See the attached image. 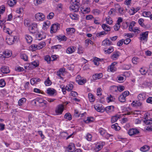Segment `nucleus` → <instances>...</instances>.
Instances as JSON below:
<instances>
[{
	"label": "nucleus",
	"mask_w": 152,
	"mask_h": 152,
	"mask_svg": "<svg viewBox=\"0 0 152 152\" xmlns=\"http://www.w3.org/2000/svg\"><path fill=\"white\" fill-rule=\"evenodd\" d=\"M30 32L32 34L36 33L38 31L37 25L35 23H32L29 27Z\"/></svg>",
	"instance_id": "1"
},
{
	"label": "nucleus",
	"mask_w": 152,
	"mask_h": 152,
	"mask_svg": "<svg viewBox=\"0 0 152 152\" xmlns=\"http://www.w3.org/2000/svg\"><path fill=\"white\" fill-rule=\"evenodd\" d=\"M60 25L58 23H55L52 25L50 29L51 33H56L60 28Z\"/></svg>",
	"instance_id": "2"
},
{
	"label": "nucleus",
	"mask_w": 152,
	"mask_h": 152,
	"mask_svg": "<svg viewBox=\"0 0 152 152\" xmlns=\"http://www.w3.org/2000/svg\"><path fill=\"white\" fill-rule=\"evenodd\" d=\"M17 38V37L12 35H10L8 38L6 39V42L9 45H11L13 44Z\"/></svg>",
	"instance_id": "3"
},
{
	"label": "nucleus",
	"mask_w": 152,
	"mask_h": 152,
	"mask_svg": "<svg viewBox=\"0 0 152 152\" xmlns=\"http://www.w3.org/2000/svg\"><path fill=\"white\" fill-rule=\"evenodd\" d=\"M148 33L149 32L148 31L141 33L140 35V39L141 41L145 40L147 41L148 38Z\"/></svg>",
	"instance_id": "4"
},
{
	"label": "nucleus",
	"mask_w": 152,
	"mask_h": 152,
	"mask_svg": "<svg viewBox=\"0 0 152 152\" xmlns=\"http://www.w3.org/2000/svg\"><path fill=\"white\" fill-rule=\"evenodd\" d=\"M45 15L42 13L40 12L37 13L35 15L36 19L39 21L43 20L45 19Z\"/></svg>",
	"instance_id": "5"
},
{
	"label": "nucleus",
	"mask_w": 152,
	"mask_h": 152,
	"mask_svg": "<svg viewBox=\"0 0 152 152\" xmlns=\"http://www.w3.org/2000/svg\"><path fill=\"white\" fill-rule=\"evenodd\" d=\"M117 63L116 62H114L112 63L111 65L108 67V69L110 70V72H114L116 70V66Z\"/></svg>",
	"instance_id": "6"
},
{
	"label": "nucleus",
	"mask_w": 152,
	"mask_h": 152,
	"mask_svg": "<svg viewBox=\"0 0 152 152\" xmlns=\"http://www.w3.org/2000/svg\"><path fill=\"white\" fill-rule=\"evenodd\" d=\"M80 5H75V4H71L69 8L70 10L73 11L74 12H76L79 10V6Z\"/></svg>",
	"instance_id": "7"
},
{
	"label": "nucleus",
	"mask_w": 152,
	"mask_h": 152,
	"mask_svg": "<svg viewBox=\"0 0 152 152\" xmlns=\"http://www.w3.org/2000/svg\"><path fill=\"white\" fill-rule=\"evenodd\" d=\"M64 110V106L62 104L59 105L56 110V112L58 114H61Z\"/></svg>",
	"instance_id": "8"
},
{
	"label": "nucleus",
	"mask_w": 152,
	"mask_h": 152,
	"mask_svg": "<svg viewBox=\"0 0 152 152\" xmlns=\"http://www.w3.org/2000/svg\"><path fill=\"white\" fill-rule=\"evenodd\" d=\"M139 133V131L135 129H132L129 130L128 133L129 135L132 136L133 135L138 134Z\"/></svg>",
	"instance_id": "9"
},
{
	"label": "nucleus",
	"mask_w": 152,
	"mask_h": 152,
	"mask_svg": "<svg viewBox=\"0 0 152 152\" xmlns=\"http://www.w3.org/2000/svg\"><path fill=\"white\" fill-rule=\"evenodd\" d=\"M1 72L3 73H8L10 72L9 67L6 66H2L1 68Z\"/></svg>",
	"instance_id": "10"
},
{
	"label": "nucleus",
	"mask_w": 152,
	"mask_h": 152,
	"mask_svg": "<svg viewBox=\"0 0 152 152\" xmlns=\"http://www.w3.org/2000/svg\"><path fill=\"white\" fill-rule=\"evenodd\" d=\"M112 44V42L107 38L104 40L102 42V45L104 46H110Z\"/></svg>",
	"instance_id": "11"
},
{
	"label": "nucleus",
	"mask_w": 152,
	"mask_h": 152,
	"mask_svg": "<svg viewBox=\"0 0 152 152\" xmlns=\"http://www.w3.org/2000/svg\"><path fill=\"white\" fill-rule=\"evenodd\" d=\"M56 92L55 90L51 88H48L47 90V93L51 96L53 95Z\"/></svg>",
	"instance_id": "12"
},
{
	"label": "nucleus",
	"mask_w": 152,
	"mask_h": 152,
	"mask_svg": "<svg viewBox=\"0 0 152 152\" xmlns=\"http://www.w3.org/2000/svg\"><path fill=\"white\" fill-rule=\"evenodd\" d=\"M120 54V53L118 52H114L111 56V58L113 60H115L118 58Z\"/></svg>",
	"instance_id": "13"
},
{
	"label": "nucleus",
	"mask_w": 152,
	"mask_h": 152,
	"mask_svg": "<svg viewBox=\"0 0 152 152\" xmlns=\"http://www.w3.org/2000/svg\"><path fill=\"white\" fill-rule=\"evenodd\" d=\"M75 47L72 46H70L67 48L66 52L68 54L72 53L75 52Z\"/></svg>",
	"instance_id": "14"
},
{
	"label": "nucleus",
	"mask_w": 152,
	"mask_h": 152,
	"mask_svg": "<svg viewBox=\"0 0 152 152\" xmlns=\"http://www.w3.org/2000/svg\"><path fill=\"white\" fill-rule=\"evenodd\" d=\"M36 37L38 40H40L45 38L46 36L45 34L43 33H42V34L40 33L37 34L36 35Z\"/></svg>",
	"instance_id": "15"
},
{
	"label": "nucleus",
	"mask_w": 152,
	"mask_h": 152,
	"mask_svg": "<svg viewBox=\"0 0 152 152\" xmlns=\"http://www.w3.org/2000/svg\"><path fill=\"white\" fill-rule=\"evenodd\" d=\"M3 53L4 54L6 58H9L12 55L11 51L7 50L5 51Z\"/></svg>",
	"instance_id": "16"
},
{
	"label": "nucleus",
	"mask_w": 152,
	"mask_h": 152,
	"mask_svg": "<svg viewBox=\"0 0 152 152\" xmlns=\"http://www.w3.org/2000/svg\"><path fill=\"white\" fill-rule=\"evenodd\" d=\"M102 76L103 75L102 73L95 74L93 76V78L94 79L96 80L100 79Z\"/></svg>",
	"instance_id": "17"
},
{
	"label": "nucleus",
	"mask_w": 152,
	"mask_h": 152,
	"mask_svg": "<svg viewBox=\"0 0 152 152\" xmlns=\"http://www.w3.org/2000/svg\"><path fill=\"white\" fill-rule=\"evenodd\" d=\"M113 88L115 89V91H122L124 89V87L123 86L117 87L115 86H113Z\"/></svg>",
	"instance_id": "18"
},
{
	"label": "nucleus",
	"mask_w": 152,
	"mask_h": 152,
	"mask_svg": "<svg viewBox=\"0 0 152 152\" xmlns=\"http://www.w3.org/2000/svg\"><path fill=\"white\" fill-rule=\"evenodd\" d=\"M50 24V23L49 21H47L46 22H45L43 25V29L45 30H46Z\"/></svg>",
	"instance_id": "19"
},
{
	"label": "nucleus",
	"mask_w": 152,
	"mask_h": 152,
	"mask_svg": "<svg viewBox=\"0 0 152 152\" xmlns=\"http://www.w3.org/2000/svg\"><path fill=\"white\" fill-rule=\"evenodd\" d=\"M102 27L105 31H109L110 30V26L105 24H103L102 26Z\"/></svg>",
	"instance_id": "20"
},
{
	"label": "nucleus",
	"mask_w": 152,
	"mask_h": 152,
	"mask_svg": "<svg viewBox=\"0 0 152 152\" xmlns=\"http://www.w3.org/2000/svg\"><path fill=\"white\" fill-rule=\"evenodd\" d=\"M137 98L139 101H143L145 99V94L143 93L140 94L138 95Z\"/></svg>",
	"instance_id": "21"
},
{
	"label": "nucleus",
	"mask_w": 152,
	"mask_h": 152,
	"mask_svg": "<svg viewBox=\"0 0 152 152\" xmlns=\"http://www.w3.org/2000/svg\"><path fill=\"white\" fill-rule=\"evenodd\" d=\"M114 107L113 106L111 105L107 107L105 109L107 113L111 112L114 111Z\"/></svg>",
	"instance_id": "22"
},
{
	"label": "nucleus",
	"mask_w": 152,
	"mask_h": 152,
	"mask_svg": "<svg viewBox=\"0 0 152 152\" xmlns=\"http://www.w3.org/2000/svg\"><path fill=\"white\" fill-rule=\"evenodd\" d=\"M56 38L59 41H66V40L67 37H65V36H61V35H59L58 36H56Z\"/></svg>",
	"instance_id": "23"
},
{
	"label": "nucleus",
	"mask_w": 152,
	"mask_h": 152,
	"mask_svg": "<svg viewBox=\"0 0 152 152\" xmlns=\"http://www.w3.org/2000/svg\"><path fill=\"white\" fill-rule=\"evenodd\" d=\"M139 10V8L138 7H137L136 9H134V8H132V9H131V10L129 11V12L130 13V15H134Z\"/></svg>",
	"instance_id": "24"
},
{
	"label": "nucleus",
	"mask_w": 152,
	"mask_h": 152,
	"mask_svg": "<svg viewBox=\"0 0 152 152\" xmlns=\"http://www.w3.org/2000/svg\"><path fill=\"white\" fill-rule=\"evenodd\" d=\"M115 8L116 10H118V12L120 13L123 14L124 13V10L123 8H121L120 6L119 5H115Z\"/></svg>",
	"instance_id": "25"
},
{
	"label": "nucleus",
	"mask_w": 152,
	"mask_h": 152,
	"mask_svg": "<svg viewBox=\"0 0 152 152\" xmlns=\"http://www.w3.org/2000/svg\"><path fill=\"white\" fill-rule=\"evenodd\" d=\"M65 70V69L64 68L60 69L57 72V75L60 77L61 78H62V77H61V75L63 74Z\"/></svg>",
	"instance_id": "26"
},
{
	"label": "nucleus",
	"mask_w": 152,
	"mask_h": 152,
	"mask_svg": "<svg viewBox=\"0 0 152 152\" xmlns=\"http://www.w3.org/2000/svg\"><path fill=\"white\" fill-rule=\"evenodd\" d=\"M26 101V99L25 98H22L20 99L18 101V104L19 106L22 105Z\"/></svg>",
	"instance_id": "27"
},
{
	"label": "nucleus",
	"mask_w": 152,
	"mask_h": 152,
	"mask_svg": "<svg viewBox=\"0 0 152 152\" xmlns=\"http://www.w3.org/2000/svg\"><path fill=\"white\" fill-rule=\"evenodd\" d=\"M94 108L97 111L102 112L103 107L100 105H96L94 106Z\"/></svg>",
	"instance_id": "28"
},
{
	"label": "nucleus",
	"mask_w": 152,
	"mask_h": 152,
	"mask_svg": "<svg viewBox=\"0 0 152 152\" xmlns=\"http://www.w3.org/2000/svg\"><path fill=\"white\" fill-rule=\"evenodd\" d=\"M104 52L108 54H110L113 51V47H110L108 49L106 50V49L104 48Z\"/></svg>",
	"instance_id": "29"
},
{
	"label": "nucleus",
	"mask_w": 152,
	"mask_h": 152,
	"mask_svg": "<svg viewBox=\"0 0 152 152\" xmlns=\"http://www.w3.org/2000/svg\"><path fill=\"white\" fill-rule=\"evenodd\" d=\"M25 39L28 43H30L32 41V38L28 34L26 35Z\"/></svg>",
	"instance_id": "30"
},
{
	"label": "nucleus",
	"mask_w": 152,
	"mask_h": 152,
	"mask_svg": "<svg viewBox=\"0 0 152 152\" xmlns=\"http://www.w3.org/2000/svg\"><path fill=\"white\" fill-rule=\"evenodd\" d=\"M142 104V103L139 101H137L136 102L133 101L132 103V105L134 106H140Z\"/></svg>",
	"instance_id": "31"
},
{
	"label": "nucleus",
	"mask_w": 152,
	"mask_h": 152,
	"mask_svg": "<svg viewBox=\"0 0 152 152\" xmlns=\"http://www.w3.org/2000/svg\"><path fill=\"white\" fill-rule=\"evenodd\" d=\"M119 115H116L113 116L111 119V121L112 123H114L119 118Z\"/></svg>",
	"instance_id": "32"
},
{
	"label": "nucleus",
	"mask_w": 152,
	"mask_h": 152,
	"mask_svg": "<svg viewBox=\"0 0 152 152\" xmlns=\"http://www.w3.org/2000/svg\"><path fill=\"white\" fill-rule=\"evenodd\" d=\"M38 45L39 46L38 47V50H39L45 47L46 43L45 42L42 41L39 43Z\"/></svg>",
	"instance_id": "33"
},
{
	"label": "nucleus",
	"mask_w": 152,
	"mask_h": 152,
	"mask_svg": "<svg viewBox=\"0 0 152 152\" xmlns=\"http://www.w3.org/2000/svg\"><path fill=\"white\" fill-rule=\"evenodd\" d=\"M125 97L122 94L120 95L118 97V100L121 102H124L126 101Z\"/></svg>",
	"instance_id": "34"
},
{
	"label": "nucleus",
	"mask_w": 152,
	"mask_h": 152,
	"mask_svg": "<svg viewBox=\"0 0 152 152\" xmlns=\"http://www.w3.org/2000/svg\"><path fill=\"white\" fill-rule=\"evenodd\" d=\"M149 149V147L147 145H145L140 148V150L143 152L148 151Z\"/></svg>",
	"instance_id": "35"
},
{
	"label": "nucleus",
	"mask_w": 152,
	"mask_h": 152,
	"mask_svg": "<svg viewBox=\"0 0 152 152\" xmlns=\"http://www.w3.org/2000/svg\"><path fill=\"white\" fill-rule=\"evenodd\" d=\"M38 45L36 44H32L30 47V49L33 51H35L36 50L38 49Z\"/></svg>",
	"instance_id": "36"
},
{
	"label": "nucleus",
	"mask_w": 152,
	"mask_h": 152,
	"mask_svg": "<svg viewBox=\"0 0 152 152\" xmlns=\"http://www.w3.org/2000/svg\"><path fill=\"white\" fill-rule=\"evenodd\" d=\"M144 20L142 18H140L138 20L139 24L142 27L145 28L146 26L145 24L143 23Z\"/></svg>",
	"instance_id": "37"
},
{
	"label": "nucleus",
	"mask_w": 152,
	"mask_h": 152,
	"mask_svg": "<svg viewBox=\"0 0 152 152\" xmlns=\"http://www.w3.org/2000/svg\"><path fill=\"white\" fill-rule=\"evenodd\" d=\"M131 67L130 64H125L122 66V68L123 69L125 70H128L130 69Z\"/></svg>",
	"instance_id": "38"
},
{
	"label": "nucleus",
	"mask_w": 152,
	"mask_h": 152,
	"mask_svg": "<svg viewBox=\"0 0 152 152\" xmlns=\"http://www.w3.org/2000/svg\"><path fill=\"white\" fill-rule=\"evenodd\" d=\"M16 3V0H9L8 2V4L10 7L13 6Z\"/></svg>",
	"instance_id": "39"
},
{
	"label": "nucleus",
	"mask_w": 152,
	"mask_h": 152,
	"mask_svg": "<svg viewBox=\"0 0 152 152\" xmlns=\"http://www.w3.org/2000/svg\"><path fill=\"white\" fill-rule=\"evenodd\" d=\"M88 98L90 102H92L94 101L95 98L94 95L91 93H89L88 94Z\"/></svg>",
	"instance_id": "40"
},
{
	"label": "nucleus",
	"mask_w": 152,
	"mask_h": 152,
	"mask_svg": "<svg viewBox=\"0 0 152 152\" xmlns=\"http://www.w3.org/2000/svg\"><path fill=\"white\" fill-rule=\"evenodd\" d=\"M64 118L70 121L72 119V116L69 113H67L65 115Z\"/></svg>",
	"instance_id": "41"
},
{
	"label": "nucleus",
	"mask_w": 152,
	"mask_h": 152,
	"mask_svg": "<svg viewBox=\"0 0 152 152\" xmlns=\"http://www.w3.org/2000/svg\"><path fill=\"white\" fill-rule=\"evenodd\" d=\"M107 23L109 25H111L113 22L111 18L109 16L107 17L106 19Z\"/></svg>",
	"instance_id": "42"
},
{
	"label": "nucleus",
	"mask_w": 152,
	"mask_h": 152,
	"mask_svg": "<svg viewBox=\"0 0 152 152\" xmlns=\"http://www.w3.org/2000/svg\"><path fill=\"white\" fill-rule=\"evenodd\" d=\"M20 58L25 61H27L28 60V56L24 53H21L20 55Z\"/></svg>",
	"instance_id": "43"
},
{
	"label": "nucleus",
	"mask_w": 152,
	"mask_h": 152,
	"mask_svg": "<svg viewBox=\"0 0 152 152\" xmlns=\"http://www.w3.org/2000/svg\"><path fill=\"white\" fill-rule=\"evenodd\" d=\"M73 87V85L70 83L69 84L68 86H66V90L69 91L72 90Z\"/></svg>",
	"instance_id": "44"
},
{
	"label": "nucleus",
	"mask_w": 152,
	"mask_h": 152,
	"mask_svg": "<svg viewBox=\"0 0 152 152\" xmlns=\"http://www.w3.org/2000/svg\"><path fill=\"white\" fill-rule=\"evenodd\" d=\"M52 83L49 79V77L48 78L47 80L45 82V84L47 86H48L51 84Z\"/></svg>",
	"instance_id": "45"
},
{
	"label": "nucleus",
	"mask_w": 152,
	"mask_h": 152,
	"mask_svg": "<svg viewBox=\"0 0 152 152\" xmlns=\"http://www.w3.org/2000/svg\"><path fill=\"white\" fill-rule=\"evenodd\" d=\"M75 148L74 144L72 143H71L68 146V148L70 152H72V150H74Z\"/></svg>",
	"instance_id": "46"
},
{
	"label": "nucleus",
	"mask_w": 152,
	"mask_h": 152,
	"mask_svg": "<svg viewBox=\"0 0 152 152\" xmlns=\"http://www.w3.org/2000/svg\"><path fill=\"white\" fill-rule=\"evenodd\" d=\"M69 16L73 20H76L77 18L78 15L75 13L73 14H70Z\"/></svg>",
	"instance_id": "47"
},
{
	"label": "nucleus",
	"mask_w": 152,
	"mask_h": 152,
	"mask_svg": "<svg viewBox=\"0 0 152 152\" xmlns=\"http://www.w3.org/2000/svg\"><path fill=\"white\" fill-rule=\"evenodd\" d=\"M75 29L73 28H69L66 29V31L67 32H70V33H74L75 32Z\"/></svg>",
	"instance_id": "48"
},
{
	"label": "nucleus",
	"mask_w": 152,
	"mask_h": 152,
	"mask_svg": "<svg viewBox=\"0 0 152 152\" xmlns=\"http://www.w3.org/2000/svg\"><path fill=\"white\" fill-rule=\"evenodd\" d=\"M151 13L150 12H144L143 13V16L146 17H150Z\"/></svg>",
	"instance_id": "49"
},
{
	"label": "nucleus",
	"mask_w": 152,
	"mask_h": 152,
	"mask_svg": "<svg viewBox=\"0 0 152 152\" xmlns=\"http://www.w3.org/2000/svg\"><path fill=\"white\" fill-rule=\"evenodd\" d=\"M6 83L4 79H1L0 80V87H3L5 86Z\"/></svg>",
	"instance_id": "50"
},
{
	"label": "nucleus",
	"mask_w": 152,
	"mask_h": 152,
	"mask_svg": "<svg viewBox=\"0 0 152 152\" xmlns=\"http://www.w3.org/2000/svg\"><path fill=\"white\" fill-rule=\"evenodd\" d=\"M44 0H34V3L35 5L37 6L38 5L42 3V1Z\"/></svg>",
	"instance_id": "51"
},
{
	"label": "nucleus",
	"mask_w": 152,
	"mask_h": 152,
	"mask_svg": "<svg viewBox=\"0 0 152 152\" xmlns=\"http://www.w3.org/2000/svg\"><path fill=\"white\" fill-rule=\"evenodd\" d=\"M80 0H71V2L72 4H75V5H80Z\"/></svg>",
	"instance_id": "52"
},
{
	"label": "nucleus",
	"mask_w": 152,
	"mask_h": 152,
	"mask_svg": "<svg viewBox=\"0 0 152 152\" xmlns=\"http://www.w3.org/2000/svg\"><path fill=\"white\" fill-rule=\"evenodd\" d=\"M99 132L102 135H104L106 133L105 130L102 128H100L99 129Z\"/></svg>",
	"instance_id": "53"
},
{
	"label": "nucleus",
	"mask_w": 152,
	"mask_h": 152,
	"mask_svg": "<svg viewBox=\"0 0 152 152\" xmlns=\"http://www.w3.org/2000/svg\"><path fill=\"white\" fill-rule=\"evenodd\" d=\"M92 136L91 134L88 133L86 135V138L88 141H90L92 140Z\"/></svg>",
	"instance_id": "54"
},
{
	"label": "nucleus",
	"mask_w": 152,
	"mask_h": 152,
	"mask_svg": "<svg viewBox=\"0 0 152 152\" xmlns=\"http://www.w3.org/2000/svg\"><path fill=\"white\" fill-rule=\"evenodd\" d=\"M30 21L27 19H26L24 20V23L25 26L28 27H29L31 25L30 24Z\"/></svg>",
	"instance_id": "55"
},
{
	"label": "nucleus",
	"mask_w": 152,
	"mask_h": 152,
	"mask_svg": "<svg viewBox=\"0 0 152 152\" xmlns=\"http://www.w3.org/2000/svg\"><path fill=\"white\" fill-rule=\"evenodd\" d=\"M54 16V14L53 12H50L47 15V18L48 19H52Z\"/></svg>",
	"instance_id": "56"
},
{
	"label": "nucleus",
	"mask_w": 152,
	"mask_h": 152,
	"mask_svg": "<svg viewBox=\"0 0 152 152\" xmlns=\"http://www.w3.org/2000/svg\"><path fill=\"white\" fill-rule=\"evenodd\" d=\"M107 33L105 31H102L97 33L96 36L97 37H100L102 35H105Z\"/></svg>",
	"instance_id": "57"
},
{
	"label": "nucleus",
	"mask_w": 152,
	"mask_h": 152,
	"mask_svg": "<svg viewBox=\"0 0 152 152\" xmlns=\"http://www.w3.org/2000/svg\"><path fill=\"white\" fill-rule=\"evenodd\" d=\"M83 10L84 13H88L90 11V8L88 7L83 8Z\"/></svg>",
	"instance_id": "58"
},
{
	"label": "nucleus",
	"mask_w": 152,
	"mask_h": 152,
	"mask_svg": "<svg viewBox=\"0 0 152 152\" xmlns=\"http://www.w3.org/2000/svg\"><path fill=\"white\" fill-rule=\"evenodd\" d=\"M94 120V118L92 117H88L87 119L85 121L86 123H89L92 122Z\"/></svg>",
	"instance_id": "59"
},
{
	"label": "nucleus",
	"mask_w": 152,
	"mask_h": 152,
	"mask_svg": "<svg viewBox=\"0 0 152 152\" xmlns=\"http://www.w3.org/2000/svg\"><path fill=\"white\" fill-rule=\"evenodd\" d=\"M15 70L18 72H22L24 71V69L23 67L20 66L16 67L15 68Z\"/></svg>",
	"instance_id": "60"
},
{
	"label": "nucleus",
	"mask_w": 152,
	"mask_h": 152,
	"mask_svg": "<svg viewBox=\"0 0 152 152\" xmlns=\"http://www.w3.org/2000/svg\"><path fill=\"white\" fill-rule=\"evenodd\" d=\"M45 60L48 63H50L51 61V58L48 56H46L45 57Z\"/></svg>",
	"instance_id": "61"
},
{
	"label": "nucleus",
	"mask_w": 152,
	"mask_h": 152,
	"mask_svg": "<svg viewBox=\"0 0 152 152\" xmlns=\"http://www.w3.org/2000/svg\"><path fill=\"white\" fill-rule=\"evenodd\" d=\"M121 26V24H119L118 23H116L115 25L114 26V30L116 31H118L119 30Z\"/></svg>",
	"instance_id": "62"
},
{
	"label": "nucleus",
	"mask_w": 152,
	"mask_h": 152,
	"mask_svg": "<svg viewBox=\"0 0 152 152\" xmlns=\"http://www.w3.org/2000/svg\"><path fill=\"white\" fill-rule=\"evenodd\" d=\"M31 64L34 67H37L39 66V63L38 61H34L32 62Z\"/></svg>",
	"instance_id": "63"
},
{
	"label": "nucleus",
	"mask_w": 152,
	"mask_h": 152,
	"mask_svg": "<svg viewBox=\"0 0 152 152\" xmlns=\"http://www.w3.org/2000/svg\"><path fill=\"white\" fill-rule=\"evenodd\" d=\"M86 82V79H81L78 81V83L80 85H82L85 83Z\"/></svg>",
	"instance_id": "64"
}]
</instances>
